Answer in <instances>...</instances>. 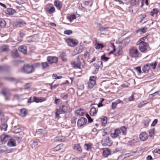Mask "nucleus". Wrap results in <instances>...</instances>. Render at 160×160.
Wrapping results in <instances>:
<instances>
[{
    "mask_svg": "<svg viewBox=\"0 0 160 160\" xmlns=\"http://www.w3.org/2000/svg\"><path fill=\"white\" fill-rule=\"evenodd\" d=\"M102 140L101 141V143L102 145L104 146H111L112 144V142L110 140V139L107 135V132H102Z\"/></svg>",
    "mask_w": 160,
    "mask_h": 160,
    "instance_id": "f257e3e1",
    "label": "nucleus"
},
{
    "mask_svg": "<svg viewBox=\"0 0 160 160\" xmlns=\"http://www.w3.org/2000/svg\"><path fill=\"white\" fill-rule=\"evenodd\" d=\"M21 71L22 72L30 74L34 71V68L32 65L27 64L23 66Z\"/></svg>",
    "mask_w": 160,
    "mask_h": 160,
    "instance_id": "f03ea898",
    "label": "nucleus"
},
{
    "mask_svg": "<svg viewBox=\"0 0 160 160\" xmlns=\"http://www.w3.org/2000/svg\"><path fill=\"white\" fill-rule=\"evenodd\" d=\"M130 56L132 58H138L141 56L138 50L135 47H132L129 51Z\"/></svg>",
    "mask_w": 160,
    "mask_h": 160,
    "instance_id": "7ed1b4c3",
    "label": "nucleus"
},
{
    "mask_svg": "<svg viewBox=\"0 0 160 160\" xmlns=\"http://www.w3.org/2000/svg\"><path fill=\"white\" fill-rule=\"evenodd\" d=\"M1 93L4 96L5 100H10L11 94L8 88H3L1 91Z\"/></svg>",
    "mask_w": 160,
    "mask_h": 160,
    "instance_id": "20e7f679",
    "label": "nucleus"
},
{
    "mask_svg": "<svg viewBox=\"0 0 160 160\" xmlns=\"http://www.w3.org/2000/svg\"><path fill=\"white\" fill-rule=\"evenodd\" d=\"M96 77L93 76H90L88 83V87L92 88L95 85L96 83Z\"/></svg>",
    "mask_w": 160,
    "mask_h": 160,
    "instance_id": "39448f33",
    "label": "nucleus"
},
{
    "mask_svg": "<svg viewBox=\"0 0 160 160\" xmlns=\"http://www.w3.org/2000/svg\"><path fill=\"white\" fill-rule=\"evenodd\" d=\"M45 9L46 11L48 12L49 14H51L55 12V8L51 4L47 5Z\"/></svg>",
    "mask_w": 160,
    "mask_h": 160,
    "instance_id": "423d86ee",
    "label": "nucleus"
},
{
    "mask_svg": "<svg viewBox=\"0 0 160 160\" xmlns=\"http://www.w3.org/2000/svg\"><path fill=\"white\" fill-rule=\"evenodd\" d=\"M10 138L11 137L9 135L6 134H2L0 137L1 142L2 144H4L7 142H8Z\"/></svg>",
    "mask_w": 160,
    "mask_h": 160,
    "instance_id": "0eeeda50",
    "label": "nucleus"
},
{
    "mask_svg": "<svg viewBox=\"0 0 160 160\" xmlns=\"http://www.w3.org/2000/svg\"><path fill=\"white\" fill-rule=\"evenodd\" d=\"M66 41L68 45L71 47H75L78 43L77 40L71 38H69L68 39H67Z\"/></svg>",
    "mask_w": 160,
    "mask_h": 160,
    "instance_id": "6e6552de",
    "label": "nucleus"
},
{
    "mask_svg": "<svg viewBox=\"0 0 160 160\" xmlns=\"http://www.w3.org/2000/svg\"><path fill=\"white\" fill-rule=\"evenodd\" d=\"M87 122V119L85 118L82 117L77 121V126L78 128H81Z\"/></svg>",
    "mask_w": 160,
    "mask_h": 160,
    "instance_id": "1a4fd4ad",
    "label": "nucleus"
},
{
    "mask_svg": "<svg viewBox=\"0 0 160 160\" xmlns=\"http://www.w3.org/2000/svg\"><path fill=\"white\" fill-rule=\"evenodd\" d=\"M47 60L48 63L51 64L53 63H57L58 58L54 56H49L47 57Z\"/></svg>",
    "mask_w": 160,
    "mask_h": 160,
    "instance_id": "9d476101",
    "label": "nucleus"
},
{
    "mask_svg": "<svg viewBox=\"0 0 160 160\" xmlns=\"http://www.w3.org/2000/svg\"><path fill=\"white\" fill-rule=\"evenodd\" d=\"M149 44L147 42H143L140 45L139 48V50L142 52H144L149 47Z\"/></svg>",
    "mask_w": 160,
    "mask_h": 160,
    "instance_id": "9b49d317",
    "label": "nucleus"
},
{
    "mask_svg": "<svg viewBox=\"0 0 160 160\" xmlns=\"http://www.w3.org/2000/svg\"><path fill=\"white\" fill-rule=\"evenodd\" d=\"M23 99L24 98L22 94H15L13 95V100H16L19 102Z\"/></svg>",
    "mask_w": 160,
    "mask_h": 160,
    "instance_id": "f8f14e48",
    "label": "nucleus"
},
{
    "mask_svg": "<svg viewBox=\"0 0 160 160\" xmlns=\"http://www.w3.org/2000/svg\"><path fill=\"white\" fill-rule=\"evenodd\" d=\"M120 130L118 128L115 129L114 132L111 134V137L113 138H116L119 136L121 134Z\"/></svg>",
    "mask_w": 160,
    "mask_h": 160,
    "instance_id": "ddd939ff",
    "label": "nucleus"
},
{
    "mask_svg": "<svg viewBox=\"0 0 160 160\" xmlns=\"http://www.w3.org/2000/svg\"><path fill=\"white\" fill-rule=\"evenodd\" d=\"M46 100L45 98L42 97H37L36 96H34L33 97L32 102H35L36 103L42 102Z\"/></svg>",
    "mask_w": 160,
    "mask_h": 160,
    "instance_id": "4468645a",
    "label": "nucleus"
},
{
    "mask_svg": "<svg viewBox=\"0 0 160 160\" xmlns=\"http://www.w3.org/2000/svg\"><path fill=\"white\" fill-rule=\"evenodd\" d=\"M64 113H65V109L62 110L61 107H60L59 109L57 108L55 110V118H57L59 117L60 114Z\"/></svg>",
    "mask_w": 160,
    "mask_h": 160,
    "instance_id": "2eb2a0df",
    "label": "nucleus"
},
{
    "mask_svg": "<svg viewBox=\"0 0 160 160\" xmlns=\"http://www.w3.org/2000/svg\"><path fill=\"white\" fill-rule=\"evenodd\" d=\"M148 138V134L146 132H142L139 135V138L142 141H145Z\"/></svg>",
    "mask_w": 160,
    "mask_h": 160,
    "instance_id": "dca6fc26",
    "label": "nucleus"
},
{
    "mask_svg": "<svg viewBox=\"0 0 160 160\" xmlns=\"http://www.w3.org/2000/svg\"><path fill=\"white\" fill-rule=\"evenodd\" d=\"M54 5L58 10H60L62 8V3L60 1L55 0L54 2Z\"/></svg>",
    "mask_w": 160,
    "mask_h": 160,
    "instance_id": "f3484780",
    "label": "nucleus"
},
{
    "mask_svg": "<svg viewBox=\"0 0 160 160\" xmlns=\"http://www.w3.org/2000/svg\"><path fill=\"white\" fill-rule=\"evenodd\" d=\"M7 145L9 147H15L16 146L15 140L10 138L7 143Z\"/></svg>",
    "mask_w": 160,
    "mask_h": 160,
    "instance_id": "a211bd4d",
    "label": "nucleus"
},
{
    "mask_svg": "<svg viewBox=\"0 0 160 160\" xmlns=\"http://www.w3.org/2000/svg\"><path fill=\"white\" fill-rule=\"evenodd\" d=\"M18 50L24 54H27V47L23 45L20 46L19 47Z\"/></svg>",
    "mask_w": 160,
    "mask_h": 160,
    "instance_id": "6ab92c4d",
    "label": "nucleus"
},
{
    "mask_svg": "<svg viewBox=\"0 0 160 160\" xmlns=\"http://www.w3.org/2000/svg\"><path fill=\"white\" fill-rule=\"evenodd\" d=\"M6 80H7L12 82H14L17 83L19 82V80L18 78L12 77H6L5 78Z\"/></svg>",
    "mask_w": 160,
    "mask_h": 160,
    "instance_id": "aec40b11",
    "label": "nucleus"
},
{
    "mask_svg": "<svg viewBox=\"0 0 160 160\" xmlns=\"http://www.w3.org/2000/svg\"><path fill=\"white\" fill-rule=\"evenodd\" d=\"M75 113L78 116H83L84 113V109L80 108L79 109L75 111Z\"/></svg>",
    "mask_w": 160,
    "mask_h": 160,
    "instance_id": "412c9836",
    "label": "nucleus"
},
{
    "mask_svg": "<svg viewBox=\"0 0 160 160\" xmlns=\"http://www.w3.org/2000/svg\"><path fill=\"white\" fill-rule=\"evenodd\" d=\"M93 66L94 67V69L92 72V73L93 74H95L98 73L99 70V67L100 68V66H99L98 64L96 63H94L93 64Z\"/></svg>",
    "mask_w": 160,
    "mask_h": 160,
    "instance_id": "4be33fe9",
    "label": "nucleus"
},
{
    "mask_svg": "<svg viewBox=\"0 0 160 160\" xmlns=\"http://www.w3.org/2000/svg\"><path fill=\"white\" fill-rule=\"evenodd\" d=\"M15 11L12 8H8L5 11L6 14L9 15H12L15 13Z\"/></svg>",
    "mask_w": 160,
    "mask_h": 160,
    "instance_id": "5701e85b",
    "label": "nucleus"
},
{
    "mask_svg": "<svg viewBox=\"0 0 160 160\" xmlns=\"http://www.w3.org/2000/svg\"><path fill=\"white\" fill-rule=\"evenodd\" d=\"M66 53L65 52H60V56L62 61L64 62L67 61V59L66 57Z\"/></svg>",
    "mask_w": 160,
    "mask_h": 160,
    "instance_id": "b1692460",
    "label": "nucleus"
},
{
    "mask_svg": "<svg viewBox=\"0 0 160 160\" xmlns=\"http://www.w3.org/2000/svg\"><path fill=\"white\" fill-rule=\"evenodd\" d=\"M49 65L47 62H43L41 63V69L43 70H47L49 68Z\"/></svg>",
    "mask_w": 160,
    "mask_h": 160,
    "instance_id": "393cba45",
    "label": "nucleus"
},
{
    "mask_svg": "<svg viewBox=\"0 0 160 160\" xmlns=\"http://www.w3.org/2000/svg\"><path fill=\"white\" fill-rule=\"evenodd\" d=\"M150 69L149 67V65L148 64H146L142 68V70L143 72L145 73H147L149 72V70Z\"/></svg>",
    "mask_w": 160,
    "mask_h": 160,
    "instance_id": "a878e982",
    "label": "nucleus"
},
{
    "mask_svg": "<svg viewBox=\"0 0 160 160\" xmlns=\"http://www.w3.org/2000/svg\"><path fill=\"white\" fill-rule=\"evenodd\" d=\"M97 112L96 109L94 107H92L90 110L89 114L91 116H93L96 114Z\"/></svg>",
    "mask_w": 160,
    "mask_h": 160,
    "instance_id": "bb28decb",
    "label": "nucleus"
},
{
    "mask_svg": "<svg viewBox=\"0 0 160 160\" xmlns=\"http://www.w3.org/2000/svg\"><path fill=\"white\" fill-rule=\"evenodd\" d=\"M159 11L157 8H153L152 11L151 12V15L152 16L156 17L157 16V14L158 12Z\"/></svg>",
    "mask_w": 160,
    "mask_h": 160,
    "instance_id": "cd10ccee",
    "label": "nucleus"
},
{
    "mask_svg": "<svg viewBox=\"0 0 160 160\" xmlns=\"http://www.w3.org/2000/svg\"><path fill=\"white\" fill-rule=\"evenodd\" d=\"M148 65H149V67L151 68L153 70H155L156 68V66L157 65V62L156 61L154 62H152L151 63H147Z\"/></svg>",
    "mask_w": 160,
    "mask_h": 160,
    "instance_id": "c85d7f7f",
    "label": "nucleus"
},
{
    "mask_svg": "<svg viewBox=\"0 0 160 160\" xmlns=\"http://www.w3.org/2000/svg\"><path fill=\"white\" fill-rule=\"evenodd\" d=\"M131 5L134 7L138 6L139 5V0H131Z\"/></svg>",
    "mask_w": 160,
    "mask_h": 160,
    "instance_id": "c756f323",
    "label": "nucleus"
},
{
    "mask_svg": "<svg viewBox=\"0 0 160 160\" xmlns=\"http://www.w3.org/2000/svg\"><path fill=\"white\" fill-rule=\"evenodd\" d=\"M12 52V56L13 58H16L19 57V55L17 49H13Z\"/></svg>",
    "mask_w": 160,
    "mask_h": 160,
    "instance_id": "7c9ffc66",
    "label": "nucleus"
},
{
    "mask_svg": "<svg viewBox=\"0 0 160 160\" xmlns=\"http://www.w3.org/2000/svg\"><path fill=\"white\" fill-rule=\"evenodd\" d=\"M120 130L121 133L122 132V135H125L127 133V128L125 126H122L120 128H119Z\"/></svg>",
    "mask_w": 160,
    "mask_h": 160,
    "instance_id": "2f4dec72",
    "label": "nucleus"
},
{
    "mask_svg": "<svg viewBox=\"0 0 160 160\" xmlns=\"http://www.w3.org/2000/svg\"><path fill=\"white\" fill-rule=\"evenodd\" d=\"M111 154L110 150L109 149H107L103 151V155L105 157H107L108 156Z\"/></svg>",
    "mask_w": 160,
    "mask_h": 160,
    "instance_id": "473e14b6",
    "label": "nucleus"
},
{
    "mask_svg": "<svg viewBox=\"0 0 160 160\" xmlns=\"http://www.w3.org/2000/svg\"><path fill=\"white\" fill-rule=\"evenodd\" d=\"M77 119V118L76 117H73L72 118L71 122L72 127H74L76 126Z\"/></svg>",
    "mask_w": 160,
    "mask_h": 160,
    "instance_id": "72a5a7b5",
    "label": "nucleus"
},
{
    "mask_svg": "<svg viewBox=\"0 0 160 160\" xmlns=\"http://www.w3.org/2000/svg\"><path fill=\"white\" fill-rule=\"evenodd\" d=\"M76 16L75 14L71 15L69 16H68L67 17V19L70 21V22H71L73 20L76 19Z\"/></svg>",
    "mask_w": 160,
    "mask_h": 160,
    "instance_id": "f704fd0d",
    "label": "nucleus"
},
{
    "mask_svg": "<svg viewBox=\"0 0 160 160\" xmlns=\"http://www.w3.org/2000/svg\"><path fill=\"white\" fill-rule=\"evenodd\" d=\"M92 145V144L90 143L88 144H85L84 145V148L87 151H89L91 149Z\"/></svg>",
    "mask_w": 160,
    "mask_h": 160,
    "instance_id": "c9c22d12",
    "label": "nucleus"
},
{
    "mask_svg": "<svg viewBox=\"0 0 160 160\" xmlns=\"http://www.w3.org/2000/svg\"><path fill=\"white\" fill-rule=\"evenodd\" d=\"M71 63L72 65V67L75 68H80V67H79V64H77L75 61H72L71 62Z\"/></svg>",
    "mask_w": 160,
    "mask_h": 160,
    "instance_id": "e433bc0d",
    "label": "nucleus"
},
{
    "mask_svg": "<svg viewBox=\"0 0 160 160\" xmlns=\"http://www.w3.org/2000/svg\"><path fill=\"white\" fill-rule=\"evenodd\" d=\"M84 49V47L82 45L79 46L76 48V50L78 51V53H81Z\"/></svg>",
    "mask_w": 160,
    "mask_h": 160,
    "instance_id": "4c0bfd02",
    "label": "nucleus"
},
{
    "mask_svg": "<svg viewBox=\"0 0 160 160\" xmlns=\"http://www.w3.org/2000/svg\"><path fill=\"white\" fill-rule=\"evenodd\" d=\"M73 149L74 150H77L78 151H81L82 149L80 145L78 144H75L74 147Z\"/></svg>",
    "mask_w": 160,
    "mask_h": 160,
    "instance_id": "58836bf2",
    "label": "nucleus"
},
{
    "mask_svg": "<svg viewBox=\"0 0 160 160\" xmlns=\"http://www.w3.org/2000/svg\"><path fill=\"white\" fill-rule=\"evenodd\" d=\"M150 121V120L148 118H146L145 120H144L143 123H144V125L145 126V127H147L148 126V123Z\"/></svg>",
    "mask_w": 160,
    "mask_h": 160,
    "instance_id": "ea45409f",
    "label": "nucleus"
},
{
    "mask_svg": "<svg viewBox=\"0 0 160 160\" xmlns=\"http://www.w3.org/2000/svg\"><path fill=\"white\" fill-rule=\"evenodd\" d=\"M62 146V145L61 144L57 145L55 148H53L54 151H57L61 149V148Z\"/></svg>",
    "mask_w": 160,
    "mask_h": 160,
    "instance_id": "a19ab883",
    "label": "nucleus"
},
{
    "mask_svg": "<svg viewBox=\"0 0 160 160\" xmlns=\"http://www.w3.org/2000/svg\"><path fill=\"white\" fill-rule=\"evenodd\" d=\"M101 60L102 61L104 62H106L109 59V58L106 57L105 54L101 56Z\"/></svg>",
    "mask_w": 160,
    "mask_h": 160,
    "instance_id": "79ce46f5",
    "label": "nucleus"
},
{
    "mask_svg": "<svg viewBox=\"0 0 160 160\" xmlns=\"http://www.w3.org/2000/svg\"><path fill=\"white\" fill-rule=\"evenodd\" d=\"M20 112L21 115L22 117L25 116L26 115V110L24 108L21 109Z\"/></svg>",
    "mask_w": 160,
    "mask_h": 160,
    "instance_id": "37998d69",
    "label": "nucleus"
},
{
    "mask_svg": "<svg viewBox=\"0 0 160 160\" xmlns=\"http://www.w3.org/2000/svg\"><path fill=\"white\" fill-rule=\"evenodd\" d=\"M9 47L7 45H4L1 48L2 51V52H6L8 50Z\"/></svg>",
    "mask_w": 160,
    "mask_h": 160,
    "instance_id": "c03bdc74",
    "label": "nucleus"
},
{
    "mask_svg": "<svg viewBox=\"0 0 160 160\" xmlns=\"http://www.w3.org/2000/svg\"><path fill=\"white\" fill-rule=\"evenodd\" d=\"M104 46L102 44L97 43V46L95 47V48L97 49H98L100 48H104Z\"/></svg>",
    "mask_w": 160,
    "mask_h": 160,
    "instance_id": "a18cd8bd",
    "label": "nucleus"
},
{
    "mask_svg": "<svg viewBox=\"0 0 160 160\" xmlns=\"http://www.w3.org/2000/svg\"><path fill=\"white\" fill-rule=\"evenodd\" d=\"M84 4L86 6L89 5V4H90L89 7H91L92 5V3L91 1H89L84 2Z\"/></svg>",
    "mask_w": 160,
    "mask_h": 160,
    "instance_id": "49530a36",
    "label": "nucleus"
},
{
    "mask_svg": "<svg viewBox=\"0 0 160 160\" xmlns=\"http://www.w3.org/2000/svg\"><path fill=\"white\" fill-rule=\"evenodd\" d=\"M52 78L55 79H60L62 78V76H58L56 74H53L52 75Z\"/></svg>",
    "mask_w": 160,
    "mask_h": 160,
    "instance_id": "de8ad7c7",
    "label": "nucleus"
},
{
    "mask_svg": "<svg viewBox=\"0 0 160 160\" xmlns=\"http://www.w3.org/2000/svg\"><path fill=\"white\" fill-rule=\"evenodd\" d=\"M86 117L88 120L89 122H92L93 121V119L91 118V117L88 114H86Z\"/></svg>",
    "mask_w": 160,
    "mask_h": 160,
    "instance_id": "09e8293b",
    "label": "nucleus"
},
{
    "mask_svg": "<svg viewBox=\"0 0 160 160\" xmlns=\"http://www.w3.org/2000/svg\"><path fill=\"white\" fill-rule=\"evenodd\" d=\"M155 129L153 128L152 129H150L149 131V133L150 137H152L153 135L154 134V132Z\"/></svg>",
    "mask_w": 160,
    "mask_h": 160,
    "instance_id": "8fccbe9b",
    "label": "nucleus"
},
{
    "mask_svg": "<svg viewBox=\"0 0 160 160\" xmlns=\"http://www.w3.org/2000/svg\"><path fill=\"white\" fill-rule=\"evenodd\" d=\"M72 33V32L71 30H65L64 31V33L65 34L68 35H70Z\"/></svg>",
    "mask_w": 160,
    "mask_h": 160,
    "instance_id": "3c124183",
    "label": "nucleus"
},
{
    "mask_svg": "<svg viewBox=\"0 0 160 160\" xmlns=\"http://www.w3.org/2000/svg\"><path fill=\"white\" fill-rule=\"evenodd\" d=\"M101 119L102 121V124H103L105 125L107 123V119L106 117L102 118Z\"/></svg>",
    "mask_w": 160,
    "mask_h": 160,
    "instance_id": "603ef678",
    "label": "nucleus"
},
{
    "mask_svg": "<svg viewBox=\"0 0 160 160\" xmlns=\"http://www.w3.org/2000/svg\"><path fill=\"white\" fill-rule=\"evenodd\" d=\"M148 28L146 27H144L141 28L140 29V31L141 32L143 33H145L146 32Z\"/></svg>",
    "mask_w": 160,
    "mask_h": 160,
    "instance_id": "864d4df0",
    "label": "nucleus"
},
{
    "mask_svg": "<svg viewBox=\"0 0 160 160\" xmlns=\"http://www.w3.org/2000/svg\"><path fill=\"white\" fill-rule=\"evenodd\" d=\"M50 86L51 87V89L52 90L53 89L55 88L56 87H58L59 86V84H56L54 85H53L52 83L50 84Z\"/></svg>",
    "mask_w": 160,
    "mask_h": 160,
    "instance_id": "5fc2aeb1",
    "label": "nucleus"
},
{
    "mask_svg": "<svg viewBox=\"0 0 160 160\" xmlns=\"http://www.w3.org/2000/svg\"><path fill=\"white\" fill-rule=\"evenodd\" d=\"M34 66L36 68H41V63H36L34 64Z\"/></svg>",
    "mask_w": 160,
    "mask_h": 160,
    "instance_id": "6e6d98bb",
    "label": "nucleus"
},
{
    "mask_svg": "<svg viewBox=\"0 0 160 160\" xmlns=\"http://www.w3.org/2000/svg\"><path fill=\"white\" fill-rule=\"evenodd\" d=\"M112 47H113V50H112L109 53V54L110 55L112 54H113L114 52L116 51V48L115 46H114V43H112Z\"/></svg>",
    "mask_w": 160,
    "mask_h": 160,
    "instance_id": "4d7b16f0",
    "label": "nucleus"
},
{
    "mask_svg": "<svg viewBox=\"0 0 160 160\" xmlns=\"http://www.w3.org/2000/svg\"><path fill=\"white\" fill-rule=\"evenodd\" d=\"M8 127V125L6 123H3L2 125V128L4 131H6Z\"/></svg>",
    "mask_w": 160,
    "mask_h": 160,
    "instance_id": "13d9d810",
    "label": "nucleus"
},
{
    "mask_svg": "<svg viewBox=\"0 0 160 160\" xmlns=\"http://www.w3.org/2000/svg\"><path fill=\"white\" fill-rule=\"evenodd\" d=\"M84 56L85 58L88 59L89 58V54L88 53V52H86L84 54Z\"/></svg>",
    "mask_w": 160,
    "mask_h": 160,
    "instance_id": "bf43d9fd",
    "label": "nucleus"
},
{
    "mask_svg": "<svg viewBox=\"0 0 160 160\" xmlns=\"http://www.w3.org/2000/svg\"><path fill=\"white\" fill-rule=\"evenodd\" d=\"M78 88L81 90H83L84 89V86L82 84L78 85Z\"/></svg>",
    "mask_w": 160,
    "mask_h": 160,
    "instance_id": "052dcab7",
    "label": "nucleus"
},
{
    "mask_svg": "<svg viewBox=\"0 0 160 160\" xmlns=\"http://www.w3.org/2000/svg\"><path fill=\"white\" fill-rule=\"evenodd\" d=\"M60 107L62 110L65 109V113L67 111V107L65 105H62Z\"/></svg>",
    "mask_w": 160,
    "mask_h": 160,
    "instance_id": "680f3d73",
    "label": "nucleus"
},
{
    "mask_svg": "<svg viewBox=\"0 0 160 160\" xmlns=\"http://www.w3.org/2000/svg\"><path fill=\"white\" fill-rule=\"evenodd\" d=\"M134 7L131 5L128 8V11L129 12H131L132 13L133 12V8Z\"/></svg>",
    "mask_w": 160,
    "mask_h": 160,
    "instance_id": "e2e57ef3",
    "label": "nucleus"
},
{
    "mask_svg": "<svg viewBox=\"0 0 160 160\" xmlns=\"http://www.w3.org/2000/svg\"><path fill=\"white\" fill-rule=\"evenodd\" d=\"M135 69H136L139 73L141 74L142 73V71L140 67H136L135 68Z\"/></svg>",
    "mask_w": 160,
    "mask_h": 160,
    "instance_id": "0e129e2a",
    "label": "nucleus"
},
{
    "mask_svg": "<svg viewBox=\"0 0 160 160\" xmlns=\"http://www.w3.org/2000/svg\"><path fill=\"white\" fill-rule=\"evenodd\" d=\"M159 91H157L156 92H154L152 94H149V97H150L151 96L152 97H154L156 95L158 94L159 93Z\"/></svg>",
    "mask_w": 160,
    "mask_h": 160,
    "instance_id": "69168bd1",
    "label": "nucleus"
},
{
    "mask_svg": "<svg viewBox=\"0 0 160 160\" xmlns=\"http://www.w3.org/2000/svg\"><path fill=\"white\" fill-rule=\"evenodd\" d=\"M158 122V120L157 119H155L154 120V121H153L152 124L151 126H155L156 124Z\"/></svg>",
    "mask_w": 160,
    "mask_h": 160,
    "instance_id": "338daca9",
    "label": "nucleus"
},
{
    "mask_svg": "<svg viewBox=\"0 0 160 160\" xmlns=\"http://www.w3.org/2000/svg\"><path fill=\"white\" fill-rule=\"evenodd\" d=\"M117 104L114 102H112V107L113 109H114Z\"/></svg>",
    "mask_w": 160,
    "mask_h": 160,
    "instance_id": "774afa93",
    "label": "nucleus"
}]
</instances>
